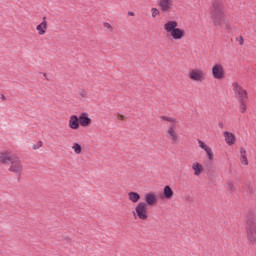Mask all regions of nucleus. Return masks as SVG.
I'll use <instances>...</instances> for the list:
<instances>
[{
    "label": "nucleus",
    "instance_id": "obj_18",
    "mask_svg": "<svg viewBox=\"0 0 256 256\" xmlns=\"http://www.w3.org/2000/svg\"><path fill=\"white\" fill-rule=\"evenodd\" d=\"M192 169H193L194 175H196V177H199V175H201L203 173V165H201L198 162H194L192 164Z\"/></svg>",
    "mask_w": 256,
    "mask_h": 256
},
{
    "label": "nucleus",
    "instance_id": "obj_4",
    "mask_svg": "<svg viewBox=\"0 0 256 256\" xmlns=\"http://www.w3.org/2000/svg\"><path fill=\"white\" fill-rule=\"evenodd\" d=\"M161 119L162 121H167L169 123L167 133L172 145L179 143V134H177V129L179 128V121L169 116H161Z\"/></svg>",
    "mask_w": 256,
    "mask_h": 256
},
{
    "label": "nucleus",
    "instance_id": "obj_3",
    "mask_svg": "<svg viewBox=\"0 0 256 256\" xmlns=\"http://www.w3.org/2000/svg\"><path fill=\"white\" fill-rule=\"evenodd\" d=\"M179 23L175 20H170L164 24V31L174 39V41H179L185 37V30L178 28Z\"/></svg>",
    "mask_w": 256,
    "mask_h": 256
},
{
    "label": "nucleus",
    "instance_id": "obj_32",
    "mask_svg": "<svg viewBox=\"0 0 256 256\" xmlns=\"http://www.w3.org/2000/svg\"><path fill=\"white\" fill-rule=\"evenodd\" d=\"M128 15H129L130 17H135V13H134V12H128Z\"/></svg>",
    "mask_w": 256,
    "mask_h": 256
},
{
    "label": "nucleus",
    "instance_id": "obj_16",
    "mask_svg": "<svg viewBox=\"0 0 256 256\" xmlns=\"http://www.w3.org/2000/svg\"><path fill=\"white\" fill-rule=\"evenodd\" d=\"M175 195V192L173 191V189L171 188V186L169 185H166L164 187V190H163V196H164V199H173V196Z\"/></svg>",
    "mask_w": 256,
    "mask_h": 256
},
{
    "label": "nucleus",
    "instance_id": "obj_25",
    "mask_svg": "<svg viewBox=\"0 0 256 256\" xmlns=\"http://www.w3.org/2000/svg\"><path fill=\"white\" fill-rule=\"evenodd\" d=\"M236 41L239 43V45H243V43H245V39L243 38V36H238L236 38Z\"/></svg>",
    "mask_w": 256,
    "mask_h": 256
},
{
    "label": "nucleus",
    "instance_id": "obj_27",
    "mask_svg": "<svg viewBox=\"0 0 256 256\" xmlns=\"http://www.w3.org/2000/svg\"><path fill=\"white\" fill-rule=\"evenodd\" d=\"M228 189H229L230 191H235V186L233 185V183H229V184H228Z\"/></svg>",
    "mask_w": 256,
    "mask_h": 256
},
{
    "label": "nucleus",
    "instance_id": "obj_34",
    "mask_svg": "<svg viewBox=\"0 0 256 256\" xmlns=\"http://www.w3.org/2000/svg\"><path fill=\"white\" fill-rule=\"evenodd\" d=\"M248 191H249V193H253V188H251V186H249Z\"/></svg>",
    "mask_w": 256,
    "mask_h": 256
},
{
    "label": "nucleus",
    "instance_id": "obj_33",
    "mask_svg": "<svg viewBox=\"0 0 256 256\" xmlns=\"http://www.w3.org/2000/svg\"><path fill=\"white\" fill-rule=\"evenodd\" d=\"M1 99H2V101H7V98L3 94L1 95Z\"/></svg>",
    "mask_w": 256,
    "mask_h": 256
},
{
    "label": "nucleus",
    "instance_id": "obj_29",
    "mask_svg": "<svg viewBox=\"0 0 256 256\" xmlns=\"http://www.w3.org/2000/svg\"><path fill=\"white\" fill-rule=\"evenodd\" d=\"M80 97L83 99V98H85V97H87V92L86 91H82L81 93H80Z\"/></svg>",
    "mask_w": 256,
    "mask_h": 256
},
{
    "label": "nucleus",
    "instance_id": "obj_21",
    "mask_svg": "<svg viewBox=\"0 0 256 256\" xmlns=\"http://www.w3.org/2000/svg\"><path fill=\"white\" fill-rule=\"evenodd\" d=\"M204 151L206 152L209 161H213L214 155H213V150L211 149V147L208 146L207 149H205Z\"/></svg>",
    "mask_w": 256,
    "mask_h": 256
},
{
    "label": "nucleus",
    "instance_id": "obj_31",
    "mask_svg": "<svg viewBox=\"0 0 256 256\" xmlns=\"http://www.w3.org/2000/svg\"><path fill=\"white\" fill-rule=\"evenodd\" d=\"M218 126L220 127V129H223V127H224L223 122H219V123H218Z\"/></svg>",
    "mask_w": 256,
    "mask_h": 256
},
{
    "label": "nucleus",
    "instance_id": "obj_19",
    "mask_svg": "<svg viewBox=\"0 0 256 256\" xmlns=\"http://www.w3.org/2000/svg\"><path fill=\"white\" fill-rule=\"evenodd\" d=\"M240 163H242V165H249L247 150H245V148H240Z\"/></svg>",
    "mask_w": 256,
    "mask_h": 256
},
{
    "label": "nucleus",
    "instance_id": "obj_24",
    "mask_svg": "<svg viewBox=\"0 0 256 256\" xmlns=\"http://www.w3.org/2000/svg\"><path fill=\"white\" fill-rule=\"evenodd\" d=\"M152 17L155 18L157 15H159V10L157 8L151 9Z\"/></svg>",
    "mask_w": 256,
    "mask_h": 256
},
{
    "label": "nucleus",
    "instance_id": "obj_5",
    "mask_svg": "<svg viewBox=\"0 0 256 256\" xmlns=\"http://www.w3.org/2000/svg\"><path fill=\"white\" fill-rule=\"evenodd\" d=\"M247 239L251 245H256V221L254 218H248L246 221Z\"/></svg>",
    "mask_w": 256,
    "mask_h": 256
},
{
    "label": "nucleus",
    "instance_id": "obj_9",
    "mask_svg": "<svg viewBox=\"0 0 256 256\" xmlns=\"http://www.w3.org/2000/svg\"><path fill=\"white\" fill-rule=\"evenodd\" d=\"M173 0H159L158 5L163 13H171L173 11Z\"/></svg>",
    "mask_w": 256,
    "mask_h": 256
},
{
    "label": "nucleus",
    "instance_id": "obj_10",
    "mask_svg": "<svg viewBox=\"0 0 256 256\" xmlns=\"http://www.w3.org/2000/svg\"><path fill=\"white\" fill-rule=\"evenodd\" d=\"M159 201V198H157V194L155 192H149L145 194V204L147 207H155L157 205V202Z\"/></svg>",
    "mask_w": 256,
    "mask_h": 256
},
{
    "label": "nucleus",
    "instance_id": "obj_26",
    "mask_svg": "<svg viewBox=\"0 0 256 256\" xmlns=\"http://www.w3.org/2000/svg\"><path fill=\"white\" fill-rule=\"evenodd\" d=\"M40 147H43V142L42 141H38L37 145L33 146V149H39Z\"/></svg>",
    "mask_w": 256,
    "mask_h": 256
},
{
    "label": "nucleus",
    "instance_id": "obj_30",
    "mask_svg": "<svg viewBox=\"0 0 256 256\" xmlns=\"http://www.w3.org/2000/svg\"><path fill=\"white\" fill-rule=\"evenodd\" d=\"M117 119H119L120 121H123V119H125V116L119 114V115L117 116Z\"/></svg>",
    "mask_w": 256,
    "mask_h": 256
},
{
    "label": "nucleus",
    "instance_id": "obj_8",
    "mask_svg": "<svg viewBox=\"0 0 256 256\" xmlns=\"http://www.w3.org/2000/svg\"><path fill=\"white\" fill-rule=\"evenodd\" d=\"M212 76L214 79H225V69L223 65L217 63L212 67Z\"/></svg>",
    "mask_w": 256,
    "mask_h": 256
},
{
    "label": "nucleus",
    "instance_id": "obj_11",
    "mask_svg": "<svg viewBox=\"0 0 256 256\" xmlns=\"http://www.w3.org/2000/svg\"><path fill=\"white\" fill-rule=\"evenodd\" d=\"M189 77L192 81H204L205 73H203L199 69H193V70H191Z\"/></svg>",
    "mask_w": 256,
    "mask_h": 256
},
{
    "label": "nucleus",
    "instance_id": "obj_28",
    "mask_svg": "<svg viewBox=\"0 0 256 256\" xmlns=\"http://www.w3.org/2000/svg\"><path fill=\"white\" fill-rule=\"evenodd\" d=\"M104 27L106 29H111V31L113 30V27H111V24H109V23H104Z\"/></svg>",
    "mask_w": 256,
    "mask_h": 256
},
{
    "label": "nucleus",
    "instance_id": "obj_20",
    "mask_svg": "<svg viewBox=\"0 0 256 256\" xmlns=\"http://www.w3.org/2000/svg\"><path fill=\"white\" fill-rule=\"evenodd\" d=\"M72 149L76 155H80L81 151H83V148L80 146L79 143H74Z\"/></svg>",
    "mask_w": 256,
    "mask_h": 256
},
{
    "label": "nucleus",
    "instance_id": "obj_35",
    "mask_svg": "<svg viewBox=\"0 0 256 256\" xmlns=\"http://www.w3.org/2000/svg\"><path fill=\"white\" fill-rule=\"evenodd\" d=\"M43 77H47V74H46V73H44V74H43Z\"/></svg>",
    "mask_w": 256,
    "mask_h": 256
},
{
    "label": "nucleus",
    "instance_id": "obj_2",
    "mask_svg": "<svg viewBox=\"0 0 256 256\" xmlns=\"http://www.w3.org/2000/svg\"><path fill=\"white\" fill-rule=\"evenodd\" d=\"M0 163H4L5 165H11L9 171L12 173L19 174L23 171V166L21 165V160L19 157L11 154V152L6 151L0 154Z\"/></svg>",
    "mask_w": 256,
    "mask_h": 256
},
{
    "label": "nucleus",
    "instance_id": "obj_1",
    "mask_svg": "<svg viewBox=\"0 0 256 256\" xmlns=\"http://www.w3.org/2000/svg\"><path fill=\"white\" fill-rule=\"evenodd\" d=\"M210 15L215 27H225L228 31L235 29V26L225 16V8L223 7V2L220 0L213 2Z\"/></svg>",
    "mask_w": 256,
    "mask_h": 256
},
{
    "label": "nucleus",
    "instance_id": "obj_17",
    "mask_svg": "<svg viewBox=\"0 0 256 256\" xmlns=\"http://www.w3.org/2000/svg\"><path fill=\"white\" fill-rule=\"evenodd\" d=\"M128 199L131 203H139V201H141V194L137 192H129Z\"/></svg>",
    "mask_w": 256,
    "mask_h": 256
},
{
    "label": "nucleus",
    "instance_id": "obj_12",
    "mask_svg": "<svg viewBox=\"0 0 256 256\" xmlns=\"http://www.w3.org/2000/svg\"><path fill=\"white\" fill-rule=\"evenodd\" d=\"M223 137H224L225 143L228 144L229 147L235 145V141H236L235 134L229 131H225L223 132Z\"/></svg>",
    "mask_w": 256,
    "mask_h": 256
},
{
    "label": "nucleus",
    "instance_id": "obj_14",
    "mask_svg": "<svg viewBox=\"0 0 256 256\" xmlns=\"http://www.w3.org/2000/svg\"><path fill=\"white\" fill-rule=\"evenodd\" d=\"M79 125H81L79 117H77V115H72L69 119L70 129L77 130L79 129Z\"/></svg>",
    "mask_w": 256,
    "mask_h": 256
},
{
    "label": "nucleus",
    "instance_id": "obj_22",
    "mask_svg": "<svg viewBox=\"0 0 256 256\" xmlns=\"http://www.w3.org/2000/svg\"><path fill=\"white\" fill-rule=\"evenodd\" d=\"M240 112L241 113H245V111H247V101H240Z\"/></svg>",
    "mask_w": 256,
    "mask_h": 256
},
{
    "label": "nucleus",
    "instance_id": "obj_15",
    "mask_svg": "<svg viewBox=\"0 0 256 256\" xmlns=\"http://www.w3.org/2000/svg\"><path fill=\"white\" fill-rule=\"evenodd\" d=\"M46 17H43V21L36 27L39 35H45L47 33V21Z\"/></svg>",
    "mask_w": 256,
    "mask_h": 256
},
{
    "label": "nucleus",
    "instance_id": "obj_6",
    "mask_svg": "<svg viewBox=\"0 0 256 256\" xmlns=\"http://www.w3.org/2000/svg\"><path fill=\"white\" fill-rule=\"evenodd\" d=\"M232 89L234 91V95L236 97V99H238V101H247L248 96H247V90H245L244 88H242L241 85H239V83L234 82L232 84Z\"/></svg>",
    "mask_w": 256,
    "mask_h": 256
},
{
    "label": "nucleus",
    "instance_id": "obj_13",
    "mask_svg": "<svg viewBox=\"0 0 256 256\" xmlns=\"http://www.w3.org/2000/svg\"><path fill=\"white\" fill-rule=\"evenodd\" d=\"M81 127H89L91 125V118H89V114L87 112L82 113L79 116Z\"/></svg>",
    "mask_w": 256,
    "mask_h": 256
},
{
    "label": "nucleus",
    "instance_id": "obj_7",
    "mask_svg": "<svg viewBox=\"0 0 256 256\" xmlns=\"http://www.w3.org/2000/svg\"><path fill=\"white\" fill-rule=\"evenodd\" d=\"M135 212L138 219L142 221L149 219V212L147 211V204L145 202H139L135 207Z\"/></svg>",
    "mask_w": 256,
    "mask_h": 256
},
{
    "label": "nucleus",
    "instance_id": "obj_23",
    "mask_svg": "<svg viewBox=\"0 0 256 256\" xmlns=\"http://www.w3.org/2000/svg\"><path fill=\"white\" fill-rule=\"evenodd\" d=\"M198 144H199V148L203 149L205 151V149H207L209 146H207V144H205V142L201 141L198 139Z\"/></svg>",
    "mask_w": 256,
    "mask_h": 256
}]
</instances>
